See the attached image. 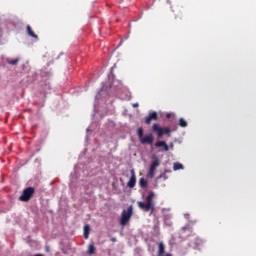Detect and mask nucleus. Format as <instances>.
I'll return each mask as SVG.
<instances>
[{
	"mask_svg": "<svg viewBox=\"0 0 256 256\" xmlns=\"http://www.w3.org/2000/svg\"><path fill=\"white\" fill-rule=\"evenodd\" d=\"M89 231H91V227L89 225L84 226V238L89 239Z\"/></svg>",
	"mask_w": 256,
	"mask_h": 256,
	"instance_id": "obj_14",
	"label": "nucleus"
},
{
	"mask_svg": "<svg viewBox=\"0 0 256 256\" xmlns=\"http://www.w3.org/2000/svg\"><path fill=\"white\" fill-rule=\"evenodd\" d=\"M155 147H163L164 151H169V145L165 141H158L155 143Z\"/></svg>",
	"mask_w": 256,
	"mask_h": 256,
	"instance_id": "obj_11",
	"label": "nucleus"
},
{
	"mask_svg": "<svg viewBox=\"0 0 256 256\" xmlns=\"http://www.w3.org/2000/svg\"><path fill=\"white\" fill-rule=\"evenodd\" d=\"M33 195H35V188L28 187L22 191V195L19 196V201L27 203L33 199Z\"/></svg>",
	"mask_w": 256,
	"mask_h": 256,
	"instance_id": "obj_4",
	"label": "nucleus"
},
{
	"mask_svg": "<svg viewBox=\"0 0 256 256\" xmlns=\"http://www.w3.org/2000/svg\"><path fill=\"white\" fill-rule=\"evenodd\" d=\"M160 178L167 179V175L165 173L160 175Z\"/></svg>",
	"mask_w": 256,
	"mask_h": 256,
	"instance_id": "obj_19",
	"label": "nucleus"
},
{
	"mask_svg": "<svg viewBox=\"0 0 256 256\" xmlns=\"http://www.w3.org/2000/svg\"><path fill=\"white\" fill-rule=\"evenodd\" d=\"M179 126L180 127H187V121H185V119L180 118L179 119Z\"/></svg>",
	"mask_w": 256,
	"mask_h": 256,
	"instance_id": "obj_17",
	"label": "nucleus"
},
{
	"mask_svg": "<svg viewBox=\"0 0 256 256\" xmlns=\"http://www.w3.org/2000/svg\"><path fill=\"white\" fill-rule=\"evenodd\" d=\"M139 185L140 187H142V189H147V179L145 178H140L139 180Z\"/></svg>",
	"mask_w": 256,
	"mask_h": 256,
	"instance_id": "obj_13",
	"label": "nucleus"
},
{
	"mask_svg": "<svg viewBox=\"0 0 256 256\" xmlns=\"http://www.w3.org/2000/svg\"><path fill=\"white\" fill-rule=\"evenodd\" d=\"M137 183V177L135 176V170H131V177L128 181L127 185L130 189H133Z\"/></svg>",
	"mask_w": 256,
	"mask_h": 256,
	"instance_id": "obj_6",
	"label": "nucleus"
},
{
	"mask_svg": "<svg viewBox=\"0 0 256 256\" xmlns=\"http://www.w3.org/2000/svg\"><path fill=\"white\" fill-rule=\"evenodd\" d=\"M171 117H173V114H171V113L166 114V119H171Z\"/></svg>",
	"mask_w": 256,
	"mask_h": 256,
	"instance_id": "obj_18",
	"label": "nucleus"
},
{
	"mask_svg": "<svg viewBox=\"0 0 256 256\" xmlns=\"http://www.w3.org/2000/svg\"><path fill=\"white\" fill-rule=\"evenodd\" d=\"M137 135L141 145H152L153 143V134H147L143 137V128L140 127L137 129Z\"/></svg>",
	"mask_w": 256,
	"mask_h": 256,
	"instance_id": "obj_3",
	"label": "nucleus"
},
{
	"mask_svg": "<svg viewBox=\"0 0 256 256\" xmlns=\"http://www.w3.org/2000/svg\"><path fill=\"white\" fill-rule=\"evenodd\" d=\"M131 217H133V206H129L127 210L122 211L119 221L121 227H125V225L131 221Z\"/></svg>",
	"mask_w": 256,
	"mask_h": 256,
	"instance_id": "obj_2",
	"label": "nucleus"
},
{
	"mask_svg": "<svg viewBox=\"0 0 256 256\" xmlns=\"http://www.w3.org/2000/svg\"><path fill=\"white\" fill-rule=\"evenodd\" d=\"M133 107H139V104L138 103L133 104Z\"/></svg>",
	"mask_w": 256,
	"mask_h": 256,
	"instance_id": "obj_21",
	"label": "nucleus"
},
{
	"mask_svg": "<svg viewBox=\"0 0 256 256\" xmlns=\"http://www.w3.org/2000/svg\"><path fill=\"white\" fill-rule=\"evenodd\" d=\"M159 117L157 116V112H151L145 119L146 125H151V121H157Z\"/></svg>",
	"mask_w": 256,
	"mask_h": 256,
	"instance_id": "obj_8",
	"label": "nucleus"
},
{
	"mask_svg": "<svg viewBox=\"0 0 256 256\" xmlns=\"http://www.w3.org/2000/svg\"><path fill=\"white\" fill-rule=\"evenodd\" d=\"M21 61V58H16V59H7L6 63H8V65H17L19 62Z\"/></svg>",
	"mask_w": 256,
	"mask_h": 256,
	"instance_id": "obj_12",
	"label": "nucleus"
},
{
	"mask_svg": "<svg viewBox=\"0 0 256 256\" xmlns=\"http://www.w3.org/2000/svg\"><path fill=\"white\" fill-rule=\"evenodd\" d=\"M26 31H27L29 37H32L33 39H39V36H37V34H35V32L33 31V29L31 28L30 25L26 26Z\"/></svg>",
	"mask_w": 256,
	"mask_h": 256,
	"instance_id": "obj_10",
	"label": "nucleus"
},
{
	"mask_svg": "<svg viewBox=\"0 0 256 256\" xmlns=\"http://www.w3.org/2000/svg\"><path fill=\"white\" fill-rule=\"evenodd\" d=\"M163 253H165V245L161 242V243L159 244L158 256H162Z\"/></svg>",
	"mask_w": 256,
	"mask_h": 256,
	"instance_id": "obj_15",
	"label": "nucleus"
},
{
	"mask_svg": "<svg viewBox=\"0 0 256 256\" xmlns=\"http://www.w3.org/2000/svg\"><path fill=\"white\" fill-rule=\"evenodd\" d=\"M152 130L154 131V133H157L159 139H161L163 135H168V137H171V129L161 128L159 124H153Z\"/></svg>",
	"mask_w": 256,
	"mask_h": 256,
	"instance_id": "obj_5",
	"label": "nucleus"
},
{
	"mask_svg": "<svg viewBox=\"0 0 256 256\" xmlns=\"http://www.w3.org/2000/svg\"><path fill=\"white\" fill-rule=\"evenodd\" d=\"M46 251H49V247H46Z\"/></svg>",
	"mask_w": 256,
	"mask_h": 256,
	"instance_id": "obj_22",
	"label": "nucleus"
},
{
	"mask_svg": "<svg viewBox=\"0 0 256 256\" xmlns=\"http://www.w3.org/2000/svg\"><path fill=\"white\" fill-rule=\"evenodd\" d=\"M173 169H174V171H179V169H183V164L176 162L173 165Z\"/></svg>",
	"mask_w": 256,
	"mask_h": 256,
	"instance_id": "obj_16",
	"label": "nucleus"
},
{
	"mask_svg": "<svg viewBox=\"0 0 256 256\" xmlns=\"http://www.w3.org/2000/svg\"><path fill=\"white\" fill-rule=\"evenodd\" d=\"M155 197V192H150L146 197V202L138 201L137 205L139 209L145 212H150V215H153V211H155V204L153 203V199Z\"/></svg>",
	"mask_w": 256,
	"mask_h": 256,
	"instance_id": "obj_1",
	"label": "nucleus"
},
{
	"mask_svg": "<svg viewBox=\"0 0 256 256\" xmlns=\"http://www.w3.org/2000/svg\"><path fill=\"white\" fill-rule=\"evenodd\" d=\"M96 252H97V248L95 247V243H90L88 245L87 255L89 256L95 255Z\"/></svg>",
	"mask_w": 256,
	"mask_h": 256,
	"instance_id": "obj_9",
	"label": "nucleus"
},
{
	"mask_svg": "<svg viewBox=\"0 0 256 256\" xmlns=\"http://www.w3.org/2000/svg\"><path fill=\"white\" fill-rule=\"evenodd\" d=\"M157 167H159V160H154L150 165L149 177H155V169H157Z\"/></svg>",
	"mask_w": 256,
	"mask_h": 256,
	"instance_id": "obj_7",
	"label": "nucleus"
},
{
	"mask_svg": "<svg viewBox=\"0 0 256 256\" xmlns=\"http://www.w3.org/2000/svg\"><path fill=\"white\" fill-rule=\"evenodd\" d=\"M165 256H171V254H165Z\"/></svg>",
	"mask_w": 256,
	"mask_h": 256,
	"instance_id": "obj_23",
	"label": "nucleus"
},
{
	"mask_svg": "<svg viewBox=\"0 0 256 256\" xmlns=\"http://www.w3.org/2000/svg\"><path fill=\"white\" fill-rule=\"evenodd\" d=\"M112 243L117 242V238H111Z\"/></svg>",
	"mask_w": 256,
	"mask_h": 256,
	"instance_id": "obj_20",
	"label": "nucleus"
}]
</instances>
